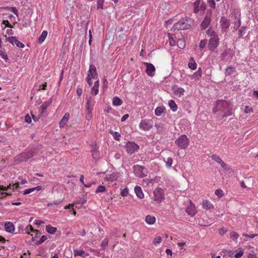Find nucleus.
Here are the masks:
<instances>
[{"mask_svg": "<svg viewBox=\"0 0 258 258\" xmlns=\"http://www.w3.org/2000/svg\"><path fill=\"white\" fill-rule=\"evenodd\" d=\"M232 106L231 104L224 100H218L216 102L215 107L213 111L214 113H218L222 118L227 117L232 114Z\"/></svg>", "mask_w": 258, "mask_h": 258, "instance_id": "nucleus-1", "label": "nucleus"}, {"mask_svg": "<svg viewBox=\"0 0 258 258\" xmlns=\"http://www.w3.org/2000/svg\"><path fill=\"white\" fill-rule=\"evenodd\" d=\"M189 143V140L185 135H181L175 141V145L181 149H185Z\"/></svg>", "mask_w": 258, "mask_h": 258, "instance_id": "nucleus-2", "label": "nucleus"}, {"mask_svg": "<svg viewBox=\"0 0 258 258\" xmlns=\"http://www.w3.org/2000/svg\"><path fill=\"white\" fill-rule=\"evenodd\" d=\"M190 19H182L174 25L173 28L177 30L188 29L190 27Z\"/></svg>", "mask_w": 258, "mask_h": 258, "instance_id": "nucleus-3", "label": "nucleus"}, {"mask_svg": "<svg viewBox=\"0 0 258 258\" xmlns=\"http://www.w3.org/2000/svg\"><path fill=\"white\" fill-rule=\"evenodd\" d=\"M92 79L95 80L96 81L98 80L96 68L95 66L93 64L90 66L89 70L88 72V75L86 78V81L90 86L92 85Z\"/></svg>", "mask_w": 258, "mask_h": 258, "instance_id": "nucleus-4", "label": "nucleus"}, {"mask_svg": "<svg viewBox=\"0 0 258 258\" xmlns=\"http://www.w3.org/2000/svg\"><path fill=\"white\" fill-rule=\"evenodd\" d=\"M134 173L137 177L142 178L145 177L147 175V169L144 166L135 165L133 167Z\"/></svg>", "mask_w": 258, "mask_h": 258, "instance_id": "nucleus-5", "label": "nucleus"}, {"mask_svg": "<svg viewBox=\"0 0 258 258\" xmlns=\"http://www.w3.org/2000/svg\"><path fill=\"white\" fill-rule=\"evenodd\" d=\"M234 55V53L230 49H226L222 53L220 56V61L222 63H226L230 60Z\"/></svg>", "mask_w": 258, "mask_h": 258, "instance_id": "nucleus-6", "label": "nucleus"}, {"mask_svg": "<svg viewBox=\"0 0 258 258\" xmlns=\"http://www.w3.org/2000/svg\"><path fill=\"white\" fill-rule=\"evenodd\" d=\"M154 125V122L150 119H145L141 121L139 127L144 131H148L151 129Z\"/></svg>", "mask_w": 258, "mask_h": 258, "instance_id": "nucleus-7", "label": "nucleus"}, {"mask_svg": "<svg viewBox=\"0 0 258 258\" xmlns=\"http://www.w3.org/2000/svg\"><path fill=\"white\" fill-rule=\"evenodd\" d=\"M154 200L157 203H160L164 198L163 190L159 187L156 188L153 192Z\"/></svg>", "mask_w": 258, "mask_h": 258, "instance_id": "nucleus-8", "label": "nucleus"}, {"mask_svg": "<svg viewBox=\"0 0 258 258\" xmlns=\"http://www.w3.org/2000/svg\"><path fill=\"white\" fill-rule=\"evenodd\" d=\"M219 43L218 37L210 38L208 44L209 49L211 51H215L217 47L218 46Z\"/></svg>", "mask_w": 258, "mask_h": 258, "instance_id": "nucleus-9", "label": "nucleus"}, {"mask_svg": "<svg viewBox=\"0 0 258 258\" xmlns=\"http://www.w3.org/2000/svg\"><path fill=\"white\" fill-rule=\"evenodd\" d=\"M194 12L198 13L200 11H204L206 9V5L201 0H197L194 3Z\"/></svg>", "mask_w": 258, "mask_h": 258, "instance_id": "nucleus-10", "label": "nucleus"}, {"mask_svg": "<svg viewBox=\"0 0 258 258\" xmlns=\"http://www.w3.org/2000/svg\"><path fill=\"white\" fill-rule=\"evenodd\" d=\"M5 37H6V40L9 42L13 45H16L19 48H23L25 46L24 44L20 41H18L16 37L11 36L7 37L6 35H5Z\"/></svg>", "mask_w": 258, "mask_h": 258, "instance_id": "nucleus-11", "label": "nucleus"}, {"mask_svg": "<svg viewBox=\"0 0 258 258\" xmlns=\"http://www.w3.org/2000/svg\"><path fill=\"white\" fill-rule=\"evenodd\" d=\"M139 146L134 142H128L125 145V149L128 153L132 154L137 151Z\"/></svg>", "mask_w": 258, "mask_h": 258, "instance_id": "nucleus-12", "label": "nucleus"}, {"mask_svg": "<svg viewBox=\"0 0 258 258\" xmlns=\"http://www.w3.org/2000/svg\"><path fill=\"white\" fill-rule=\"evenodd\" d=\"M86 202L85 200H81L79 201H76L73 203L72 204H69L68 206H66L64 207L65 209H70L72 208V210H75V209H81L82 208L83 205Z\"/></svg>", "mask_w": 258, "mask_h": 258, "instance_id": "nucleus-13", "label": "nucleus"}, {"mask_svg": "<svg viewBox=\"0 0 258 258\" xmlns=\"http://www.w3.org/2000/svg\"><path fill=\"white\" fill-rule=\"evenodd\" d=\"M211 13L207 12L204 20L201 24V29L204 30L208 27L211 22Z\"/></svg>", "mask_w": 258, "mask_h": 258, "instance_id": "nucleus-14", "label": "nucleus"}, {"mask_svg": "<svg viewBox=\"0 0 258 258\" xmlns=\"http://www.w3.org/2000/svg\"><path fill=\"white\" fill-rule=\"evenodd\" d=\"M144 64L147 67L146 70L147 74L151 77L153 76L155 72V68L154 65L149 62H144Z\"/></svg>", "mask_w": 258, "mask_h": 258, "instance_id": "nucleus-15", "label": "nucleus"}, {"mask_svg": "<svg viewBox=\"0 0 258 258\" xmlns=\"http://www.w3.org/2000/svg\"><path fill=\"white\" fill-rule=\"evenodd\" d=\"M221 26L223 31L227 32L230 26L229 21L224 17L220 20Z\"/></svg>", "mask_w": 258, "mask_h": 258, "instance_id": "nucleus-16", "label": "nucleus"}, {"mask_svg": "<svg viewBox=\"0 0 258 258\" xmlns=\"http://www.w3.org/2000/svg\"><path fill=\"white\" fill-rule=\"evenodd\" d=\"M87 100L86 109L87 110H93V107L95 103V101L94 98L91 96H87L86 97Z\"/></svg>", "mask_w": 258, "mask_h": 258, "instance_id": "nucleus-17", "label": "nucleus"}, {"mask_svg": "<svg viewBox=\"0 0 258 258\" xmlns=\"http://www.w3.org/2000/svg\"><path fill=\"white\" fill-rule=\"evenodd\" d=\"M70 114L69 113H66L61 120L60 121L59 124L60 128L63 127L68 122L70 119Z\"/></svg>", "mask_w": 258, "mask_h": 258, "instance_id": "nucleus-18", "label": "nucleus"}, {"mask_svg": "<svg viewBox=\"0 0 258 258\" xmlns=\"http://www.w3.org/2000/svg\"><path fill=\"white\" fill-rule=\"evenodd\" d=\"M118 178V173H112L111 174H107L105 178L106 181H113L116 180Z\"/></svg>", "mask_w": 258, "mask_h": 258, "instance_id": "nucleus-19", "label": "nucleus"}, {"mask_svg": "<svg viewBox=\"0 0 258 258\" xmlns=\"http://www.w3.org/2000/svg\"><path fill=\"white\" fill-rule=\"evenodd\" d=\"M5 228L7 232L12 233L15 230V227L13 223L7 222L5 224Z\"/></svg>", "mask_w": 258, "mask_h": 258, "instance_id": "nucleus-20", "label": "nucleus"}, {"mask_svg": "<svg viewBox=\"0 0 258 258\" xmlns=\"http://www.w3.org/2000/svg\"><path fill=\"white\" fill-rule=\"evenodd\" d=\"M99 80H97L94 82V85L91 89V93L93 95H96L99 92Z\"/></svg>", "mask_w": 258, "mask_h": 258, "instance_id": "nucleus-21", "label": "nucleus"}, {"mask_svg": "<svg viewBox=\"0 0 258 258\" xmlns=\"http://www.w3.org/2000/svg\"><path fill=\"white\" fill-rule=\"evenodd\" d=\"M231 17L234 18L235 21L234 23L235 25L239 27L240 25L241 21L240 19V14L238 12L234 13V14H232Z\"/></svg>", "mask_w": 258, "mask_h": 258, "instance_id": "nucleus-22", "label": "nucleus"}, {"mask_svg": "<svg viewBox=\"0 0 258 258\" xmlns=\"http://www.w3.org/2000/svg\"><path fill=\"white\" fill-rule=\"evenodd\" d=\"M51 104V101L44 102L40 107L39 112L41 114L45 112L47 107Z\"/></svg>", "mask_w": 258, "mask_h": 258, "instance_id": "nucleus-23", "label": "nucleus"}, {"mask_svg": "<svg viewBox=\"0 0 258 258\" xmlns=\"http://www.w3.org/2000/svg\"><path fill=\"white\" fill-rule=\"evenodd\" d=\"M135 192L137 196L140 199H143L144 197L142 189L140 186L137 185L135 187Z\"/></svg>", "mask_w": 258, "mask_h": 258, "instance_id": "nucleus-24", "label": "nucleus"}, {"mask_svg": "<svg viewBox=\"0 0 258 258\" xmlns=\"http://www.w3.org/2000/svg\"><path fill=\"white\" fill-rule=\"evenodd\" d=\"M74 253L75 256H81L83 257H85L89 255V254L88 253H86L83 250H74Z\"/></svg>", "mask_w": 258, "mask_h": 258, "instance_id": "nucleus-25", "label": "nucleus"}, {"mask_svg": "<svg viewBox=\"0 0 258 258\" xmlns=\"http://www.w3.org/2000/svg\"><path fill=\"white\" fill-rule=\"evenodd\" d=\"M145 221L148 224L151 225L155 223L156 218L155 216L151 215H147L145 218Z\"/></svg>", "mask_w": 258, "mask_h": 258, "instance_id": "nucleus-26", "label": "nucleus"}, {"mask_svg": "<svg viewBox=\"0 0 258 258\" xmlns=\"http://www.w3.org/2000/svg\"><path fill=\"white\" fill-rule=\"evenodd\" d=\"M41 189V186H37L35 187L34 188H31L26 189L24 191L23 195H26L29 194H30L31 192L34 191L35 190H37L38 191Z\"/></svg>", "mask_w": 258, "mask_h": 258, "instance_id": "nucleus-27", "label": "nucleus"}, {"mask_svg": "<svg viewBox=\"0 0 258 258\" xmlns=\"http://www.w3.org/2000/svg\"><path fill=\"white\" fill-rule=\"evenodd\" d=\"M202 206L203 208L211 209L213 208V206L211 203L208 200H203L202 202Z\"/></svg>", "mask_w": 258, "mask_h": 258, "instance_id": "nucleus-28", "label": "nucleus"}, {"mask_svg": "<svg viewBox=\"0 0 258 258\" xmlns=\"http://www.w3.org/2000/svg\"><path fill=\"white\" fill-rule=\"evenodd\" d=\"M188 66L190 69L192 70H195L197 69V64L193 58H190Z\"/></svg>", "mask_w": 258, "mask_h": 258, "instance_id": "nucleus-29", "label": "nucleus"}, {"mask_svg": "<svg viewBox=\"0 0 258 258\" xmlns=\"http://www.w3.org/2000/svg\"><path fill=\"white\" fill-rule=\"evenodd\" d=\"M47 35V32L43 31L38 38V42L39 44L42 43L46 39Z\"/></svg>", "mask_w": 258, "mask_h": 258, "instance_id": "nucleus-30", "label": "nucleus"}, {"mask_svg": "<svg viewBox=\"0 0 258 258\" xmlns=\"http://www.w3.org/2000/svg\"><path fill=\"white\" fill-rule=\"evenodd\" d=\"M168 105L173 111H176L177 110V105H176L174 101L172 100H169L168 102Z\"/></svg>", "mask_w": 258, "mask_h": 258, "instance_id": "nucleus-31", "label": "nucleus"}, {"mask_svg": "<svg viewBox=\"0 0 258 258\" xmlns=\"http://www.w3.org/2000/svg\"><path fill=\"white\" fill-rule=\"evenodd\" d=\"M122 102L121 100L118 97L115 96L113 98L112 104L114 106H120L121 105Z\"/></svg>", "mask_w": 258, "mask_h": 258, "instance_id": "nucleus-32", "label": "nucleus"}, {"mask_svg": "<svg viewBox=\"0 0 258 258\" xmlns=\"http://www.w3.org/2000/svg\"><path fill=\"white\" fill-rule=\"evenodd\" d=\"M57 230L56 227H52L49 225L46 226V231L50 234H54Z\"/></svg>", "mask_w": 258, "mask_h": 258, "instance_id": "nucleus-33", "label": "nucleus"}, {"mask_svg": "<svg viewBox=\"0 0 258 258\" xmlns=\"http://www.w3.org/2000/svg\"><path fill=\"white\" fill-rule=\"evenodd\" d=\"M207 35L210 38L218 37L216 33L212 29H209L206 32Z\"/></svg>", "mask_w": 258, "mask_h": 258, "instance_id": "nucleus-34", "label": "nucleus"}, {"mask_svg": "<svg viewBox=\"0 0 258 258\" xmlns=\"http://www.w3.org/2000/svg\"><path fill=\"white\" fill-rule=\"evenodd\" d=\"M109 133L111 134L112 136L113 137V138L116 140V141H119L120 139L121 135L120 134L117 132H114L112 130H110L109 131Z\"/></svg>", "mask_w": 258, "mask_h": 258, "instance_id": "nucleus-35", "label": "nucleus"}, {"mask_svg": "<svg viewBox=\"0 0 258 258\" xmlns=\"http://www.w3.org/2000/svg\"><path fill=\"white\" fill-rule=\"evenodd\" d=\"M235 72V69L232 67H228L225 70V75L230 76Z\"/></svg>", "mask_w": 258, "mask_h": 258, "instance_id": "nucleus-36", "label": "nucleus"}, {"mask_svg": "<svg viewBox=\"0 0 258 258\" xmlns=\"http://www.w3.org/2000/svg\"><path fill=\"white\" fill-rule=\"evenodd\" d=\"M24 231L26 233H27L28 234H30V231H32V232H38V230L34 229L31 225H28L25 229Z\"/></svg>", "mask_w": 258, "mask_h": 258, "instance_id": "nucleus-37", "label": "nucleus"}, {"mask_svg": "<svg viewBox=\"0 0 258 258\" xmlns=\"http://www.w3.org/2000/svg\"><path fill=\"white\" fill-rule=\"evenodd\" d=\"M184 90L182 88H177L174 92V93L176 95L178 96L179 97H180L182 95H183L184 93Z\"/></svg>", "mask_w": 258, "mask_h": 258, "instance_id": "nucleus-38", "label": "nucleus"}, {"mask_svg": "<svg viewBox=\"0 0 258 258\" xmlns=\"http://www.w3.org/2000/svg\"><path fill=\"white\" fill-rule=\"evenodd\" d=\"M176 43L177 46L181 49L184 48L185 46V42L182 39H178Z\"/></svg>", "mask_w": 258, "mask_h": 258, "instance_id": "nucleus-39", "label": "nucleus"}, {"mask_svg": "<svg viewBox=\"0 0 258 258\" xmlns=\"http://www.w3.org/2000/svg\"><path fill=\"white\" fill-rule=\"evenodd\" d=\"M168 36L169 40L170 45L172 46H175L176 44V41L174 39L173 35L169 33Z\"/></svg>", "mask_w": 258, "mask_h": 258, "instance_id": "nucleus-40", "label": "nucleus"}, {"mask_svg": "<svg viewBox=\"0 0 258 258\" xmlns=\"http://www.w3.org/2000/svg\"><path fill=\"white\" fill-rule=\"evenodd\" d=\"M211 158L213 160L215 161V162L219 164H220L223 161V160L220 158V157L216 154L212 155Z\"/></svg>", "mask_w": 258, "mask_h": 258, "instance_id": "nucleus-41", "label": "nucleus"}, {"mask_svg": "<svg viewBox=\"0 0 258 258\" xmlns=\"http://www.w3.org/2000/svg\"><path fill=\"white\" fill-rule=\"evenodd\" d=\"M164 110V108L162 107H158L155 109V114L157 116H160Z\"/></svg>", "mask_w": 258, "mask_h": 258, "instance_id": "nucleus-42", "label": "nucleus"}, {"mask_svg": "<svg viewBox=\"0 0 258 258\" xmlns=\"http://www.w3.org/2000/svg\"><path fill=\"white\" fill-rule=\"evenodd\" d=\"M129 195V189L127 187H125L121 189L120 195L122 197H125Z\"/></svg>", "mask_w": 258, "mask_h": 258, "instance_id": "nucleus-43", "label": "nucleus"}, {"mask_svg": "<svg viewBox=\"0 0 258 258\" xmlns=\"http://www.w3.org/2000/svg\"><path fill=\"white\" fill-rule=\"evenodd\" d=\"M108 241L109 240L107 238H105L103 240H102L101 244V249H105L106 246L108 245Z\"/></svg>", "mask_w": 258, "mask_h": 258, "instance_id": "nucleus-44", "label": "nucleus"}, {"mask_svg": "<svg viewBox=\"0 0 258 258\" xmlns=\"http://www.w3.org/2000/svg\"><path fill=\"white\" fill-rule=\"evenodd\" d=\"M215 194L218 197V198H222L224 196V192L221 189H217L215 190Z\"/></svg>", "mask_w": 258, "mask_h": 258, "instance_id": "nucleus-45", "label": "nucleus"}, {"mask_svg": "<svg viewBox=\"0 0 258 258\" xmlns=\"http://www.w3.org/2000/svg\"><path fill=\"white\" fill-rule=\"evenodd\" d=\"M105 190H106V187L104 186L100 185L96 189L95 192L96 194L100 193V192H103Z\"/></svg>", "mask_w": 258, "mask_h": 258, "instance_id": "nucleus-46", "label": "nucleus"}, {"mask_svg": "<svg viewBox=\"0 0 258 258\" xmlns=\"http://www.w3.org/2000/svg\"><path fill=\"white\" fill-rule=\"evenodd\" d=\"M91 152H92V157L94 159H96L99 158V152L97 150H96V149L93 150H92Z\"/></svg>", "mask_w": 258, "mask_h": 258, "instance_id": "nucleus-47", "label": "nucleus"}, {"mask_svg": "<svg viewBox=\"0 0 258 258\" xmlns=\"http://www.w3.org/2000/svg\"><path fill=\"white\" fill-rule=\"evenodd\" d=\"M104 2V0H97V9H102L103 8V4Z\"/></svg>", "mask_w": 258, "mask_h": 258, "instance_id": "nucleus-48", "label": "nucleus"}, {"mask_svg": "<svg viewBox=\"0 0 258 258\" xmlns=\"http://www.w3.org/2000/svg\"><path fill=\"white\" fill-rule=\"evenodd\" d=\"M47 239V237L45 235H43L41 236V238L39 240H37L35 242V243L39 245L44 242Z\"/></svg>", "mask_w": 258, "mask_h": 258, "instance_id": "nucleus-49", "label": "nucleus"}, {"mask_svg": "<svg viewBox=\"0 0 258 258\" xmlns=\"http://www.w3.org/2000/svg\"><path fill=\"white\" fill-rule=\"evenodd\" d=\"M207 44V40L206 39L202 40L200 42L199 47L200 48L203 49L206 46Z\"/></svg>", "mask_w": 258, "mask_h": 258, "instance_id": "nucleus-50", "label": "nucleus"}, {"mask_svg": "<svg viewBox=\"0 0 258 258\" xmlns=\"http://www.w3.org/2000/svg\"><path fill=\"white\" fill-rule=\"evenodd\" d=\"M87 114H86V118L88 120H89L92 117V110H87Z\"/></svg>", "mask_w": 258, "mask_h": 258, "instance_id": "nucleus-51", "label": "nucleus"}, {"mask_svg": "<svg viewBox=\"0 0 258 258\" xmlns=\"http://www.w3.org/2000/svg\"><path fill=\"white\" fill-rule=\"evenodd\" d=\"M161 241H162L161 237V236H157L154 239L153 242L154 244H156L157 243H161Z\"/></svg>", "mask_w": 258, "mask_h": 258, "instance_id": "nucleus-52", "label": "nucleus"}, {"mask_svg": "<svg viewBox=\"0 0 258 258\" xmlns=\"http://www.w3.org/2000/svg\"><path fill=\"white\" fill-rule=\"evenodd\" d=\"M230 237L233 239H237L238 237V234L234 231L231 232L230 233Z\"/></svg>", "mask_w": 258, "mask_h": 258, "instance_id": "nucleus-53", "label": "nucleus"}, {"mask_svg": "<svg viewBox=\"0 0 258 258\" xmlns=\"http://www.w3.org/2000/svg\"><path fill=\"white\" fill-rule=\"evenodd\" d=\"M112 236L119 237V235L118 234V231L117 229H115L110 234V237Z\"/></svg>", "mask_w": 258, "mask_h": 258, "instance_id": "nucleus-54", "label": "nucleus"}, {"mask_svg": "<svg viewBox=\"0 0 258 258\" xmlns=\"http://www.w3.org/2000/svg\"><path fill=\"white\" fill-rule=\"evenodd\" d=\"M247 257L248 258H256V254L252 250L248 253Z\"/></svg>", "mask_w": 258, "mask_h": 258, "instance_id": "nucleus-55", "label": "nucleus"}, {"mask_svg": "<svg viewBox=\"0 0 258 258\" xmlns=\"http://www.w3.org/2000/svg\"><path fill=\"white\" fill-rule=\"evenodd\" d=\"M243 254V251L242 250H240L238 252L236 253L234 256L235 258H240L242 256Z\"/></svg>", "mask_w": 258, "mask_h": 258, "instance_id": "nucleus-56", "label": "nucleus"}, {"mask_svg": "<svg viewBox=\"0 0 258 258\" xmlns=\"http://www.w3.org/2000/svg\"><path fill=\"white\" fill-rule=\"evenodd\" d=\"M253 112V110L251 107H249L248 106H246L244 109V112L245 113H249Z\"/></svg>", "mask_w": 258, "mask_h": 258, "instance_id": "nucleus-57", "label": "nucleus"}, {"mask_svg": "<svg viewBox=\"0 0 258 258\" xmlns=\"http://www.w3.org/2000/svg\"><path fill=\"white\" fill-rule=\"evenodd\" d=\"M185 211L188 215H190L191 217L194 216L197 213V211Z\"/></svg>", "mask_w": 258, "mask_h": 258, "instance_id": "nucleus-58", "label": "nucleus"}, {"mask_svg": "<svg viewBox=\"0 0 258 258\" xmlns=\"http://www.w3.org/2000/svg\"><path fill=\"white\" fill-rule=\"evenodd\" d=\"M166 165L168 167H170L172 164V159L171 158H168L166 161Z\"/></svg>", "mask_w": 258, "mask_h": 258, "instance_id": "nucleus-59", "label": "nucleus"}, {"mask_svg": "<svg viewBox=\"0 0 258 258\" xmlns=\"http://www.w3.org/2000/svg\"><path fill=\"white\" fill-rule=\"evenodd\" d=\"M207 2L209 5V6L211 8H215V3L214 0H207Z\"/></svg>", "mask_w": 258, "mask_h": 258, "instance_id": "nucleus-60", "label": "nucleus"}, {"mask_svg": "<svg viewBox=\"0 0 258 258\" xmlns=\"http://www.w3.org/2000/svg\"><path fill=\"white\" fill-rule=\"evenodd\" d=\"M8 189H11V184H10L7 187H5L3 185H0V189L3 190H8Z\"/></svg>", "mask_w": 258, "mask_h": 258, "instance_id": "nucleus-61", "label": "nucleus"}, {"mask_svg": "<svg viewBox=\"0 0 258 258\" xmlns=\"http://www.w3.org/2000/svg\"><path fill=\"white\" fill-rule=\"evenodd\" d=\"M0 55L1 56L2 58L4 59L5 60H8V57L6 53L5 52L1 51L0 53Z\"/></svg>", "mask_w": 258, "mask_h": 258, "instance_id": "nucleus-62", "label": "nucleus"}, {"mask_svg": "<svg viewBox=\"0 0 258 258\" xmlns=\"http://www.w3.org/2000/svg\"><path fill=\"white\" fill-rule=\"evenodd\" d=\"M25 121L27 122V123H31V118L29 114H27L25 116Z\"/></svg>", "mask_w": 258, "mask_h": 258, "instance_id": "nucleus-63", "label": "nucleus"}, {"mask_svg": "<svg viewBox=\"0 0 258 258\" xmlns=\"http://www.w3.org/2000/svg\"><path fill=\"white\" fill-rule=\"evenodd\" d=\"M227 231V229L222 227L219 230V233L220 235H224L225 232Z\"/></svg>", "mask_w": 258, "mask_h": 258, "instance_id": "nucleus-64", "label": "nucleus"}]
</instances>
